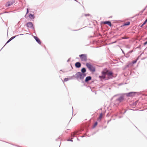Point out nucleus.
<instances>
[{"instance_id": "obj_1", "label": "nucleus", "mask_w": 147, "mask_h": 147, "mask_svg": "<svg viewBox=\"0 0 147 147\" xmlns=\"http://www.w3.org/2000/svg\"><path fill=\"white\" fill-rule=\"evenodd\" d=\"M113 73L112 72L105 69L102 72V76H99V78L101 80H108L112 78L113 77Z\"/></svg>"}, {"instance_id": "obj_2", "label": "nucleus", "mask_w": 147, "mask_h": 147, "mask_svg": "<svg viewBox=\"0 0 147 147\" xmlns=\"http://www.w3.org/2000/svg\"><path fill=\"white\" fill-rule=\"evenodd\" d=\"M86 76V74L84 73H81L80 72H78L76 74V78L80 79H83Z\"/></svg>"}, {"instance_id": "obj_3", "label": "nucleus", "mask_w": 147, "mask_h": 147, "mask_svg": "<svg viewBox=\"0 0 147 147\" xmlns=\"http://www.w3.org/2000/svg\"><path fill=\"white\" fill-rule=\"evenodd\" d=\"M86 65L90 71L92 72H94L95 71L94 67L91 64L88 63H86Z\"/></svg>"}, {"instance_id": "obj_4", "label": "nucleus", "mask_w": 147, "mask_h": 147, "mask_svg": "<svg viewBox=\"0 0 147 147\" xmlns=\"http://www.w3.org/2000/svg\"><path fill=\"white\" fill-rule=\"evenodd\" d=\"M79 57L82 61H86L87 59V56L86 54H81L79 55Z\"/></svg>"}, {"instance_id": "obj_5", "label": "nucleus", "mask_w": 147, "mask_h": 147, "mask_svg": "<svg viewBox=\"0 0 147 147\" xmlns=\"http://www.w3.org/2000/svg\"><path fill=\"white\" fill-rule=\"evenodd\" d=\"M14 3L15 1L14 0H11L7 2L5 5V6L6 7H8L12 5Z\"/></svg>"}, {"instance_id": "obj_6", "label": "nucleus", "mask_w": 147, "mask_h": 147, "mask_svg": "<svg viewBox=\"0 0 147 147\" xmlns=\"http://www.w3.org/2000/svg\"><path fill=\"white\" fill-rule=\"evenodd\" d=\"M34 38L35 39L36 42H37L39 44H41V42L40 40L38 38L35 36H34Z\"/></svg>"}, {"instance_id": "obj_7", "label": "nucleus", "mask_w": 147, "mask_h": 147, "mask_svg": "<svg viewBox=\"0 0 147 147\" xmlns=\"http://www.w3.org/2000/svg\"><path fill=\"white\" fill-rule=\"evenodd\" d=\"M76 67L77 68H79L81 67V64L79 62H76L75 64Z\"/></svg>"}, {"instance_id": "obj_8", "label": "nucleus", "mask_w": 147, "mask_h": 147, "mask_svg": "<svg viewBox=\"0 0 147 147\" xmlns=\"http://www.w3.org/2000/svg\"><path fill=\"white\" fill-rule=\"evenodd\" d=\"M103 23L104 24H107L108 25L110 26H111V24L110 21H105L103 22Z\"/></svg>"}, {"instance_id": "obj_9", "label": "nucleus", "mask_w": 147, "mask_h": 147, "mask_svg": "<svg viewBox=\"0 0 147 147\" xmlns=\"http://www.w3.org/2000/svg\"><path fill=\"white\" fill-rule=\"evenodd\" d=\"M27 25L28 27L31 28L32 27L33 24L31 22H29L27 23Z\"/></svg>"}, {"instance_id": "obj_10", "label": "nucleus", "mask_w": 147, "mask_h": 147, "mask_svg": "<svg viewBox=\"0 0 147 147\" xmlns=\"http://www.w3.org/2000/svg\"><path fill=\"white\" fill-rule=\"evenodd\" d=\"M91 80V77L90 76H88L86 78L85 81L86 82H87L88 81Z\"/></svg>"}, {"instance_id": "obj_11", "label": "nucleus", "mask_w": 147, "mask_h": 147, "mask_svg": "<svg viewBox=\"0 0 147 147\" xmlns=\"http://www.w3.org/2000/svg\"><path fill=\"white\" fill-rule=\"evenodd\" d=\"M135 93L134 92H131L127 94V96H131L134 95Z\"/></svg>"}, {"instance_id": "obj_12", "label": "nucleus", "mask_w": 147, "mask_h": 147, "mask_svg": "<svg viewBox=\"0 0 147 147\" xmlns=\"http://www.w3.org/2000/svg\"><path fill=\"white\" fill-rule=\"evenodd\" d=\"M102 113H101L100 114L99 117L98 119V120L100 121L101 119H102Z\"/></svg>"}, {"instance_id": "obj_13", "label": "nucleus", "mask_w": 147, "mask_h": 147, "mask_svg": "<svg viewBox=\"0 0 147 147\" xmlns=\"http://www.w3.org/2000/svg\"><path fill=\"white\" fill-rule=\"evenodd\" d=\"M16 37V36H13L11 37L7 42L6 43H8L9 42L14 38Z\"/></svg>"}, {"instance_id": "obj_14", "label": "nucleus", "mask_w": 147, "mask_h": 147, "mask_svg": "<svg viewBox=\"0 0 147 147\" xmlns=\"http://www.w3.org/2000/svg\"><path fill=\"white\" fill-rule=\"evenodd\" d=\"M130 24V22H126L124 24L123 26H125L129 25Z\"/></svg>"}, {"instance_id": "obj_15", "label": "nucleus", "mask_w": 147, "mask_h": 147, "mask_svg": "<svg viewBox=\"0 0 147 147\" xmlns=\"http://www.w3.org/2000/svg\"><path fill=\"white\" fill-rule=\"evenodd\" d=\"M81 71L83 73H84L86 71V69L85 68H83L81 69Z\"/></svg>"}, {"instance_id": "obj_16", "label": "nucleus", "mask_w": 147, "mask_h": 147, "mask_svg": "<svg viewBox=\"0 0 147 147\" xmlns=\"http://www.w3.org/2000/svg\"><path fill=\"white\" fill-rule=\"evenodd\" d=\"M33 15L31 14H30L29 15V17L31 19H32L33 18Z\"/></svg>"}, {"instance_id": "obj_17", "label": "nucleus", "mask_w": 147, "mask_h": 147, "mask_svg": "<svg viewBox=\"0 0 147 147\" xmlns=\"http://www.w3.org/2000/svg\"><path fill=\"white\" fill-rule=\"evenodd\" d=\"M147 22V19H146V20L144 22L143 24L141 26V27H142Z\"/></svg>"}, {"instance_id": "obj_18", "label": "nucleus", "mask_w": 147, "mask_h": 147, "mask_svg": "<svg viewBox=\"0 0 147 147\" xmlns=\"http://www.w3.org/2000/svg\"><path fill=\"white\" fill-rule=\"evenodd\" d=\"M137 59H136V60H135V61H133L132 62V63H133V64H134V63H136L137 62Z\"/></svg>"}, {"instance_id": "obj_19", "label": "nucleus", "mask_w": 147, "mask_h": 147, "mask_svg": "<svg viewBox=\"0 0 147 147\" xmlns=\"http://www.w3.org/2000/svg\"><path fill=\"white\" fill-rule=\"evenodd\" d=\"M97 122H96L95 124H94V127H95L96 126V125H97Z\"/></svg>"}, {"instance_id": "obj_20", "label": "nucleus", "mask_w": 147, "mask_h": 147, "mask_svg": "<svg viewBox=\"0 0 147 147\" xmlns=\"http://www.w3.org/2000/svg\"><path fill=\"white\" fill-rule=\"evenodd\" d=\"M28 13V9H27V13H26L27 14Z\"/></svg>"}, {"instance_id": "obj_21", "label": "nucleus", "mask_w": 147, "mask_h": 147, "mask_svg": "<svg viewBox=\"0 0 147 147\" xmlns=\"http://www.w3.org/2000/svg\"><path fill=\"white\" fill-rule=\"evenodd\" d=\"M144 45H146L147 44V41L146 42H144Z\"/></svg>"}, {"instance_id": "obj_22", "label": "nucleus", "mask_w": 147, "mask_h": 147, "mask_svg": "<svg viewBox=\"0 0 147 147\" xmlns=\"http://www.w3.org/2000/svg\"><path fill=\"white\" fill-rule=\"evenodd\" d=\"M65 80H66V81L67 80V79H66V78H65Z\"/></svg>"}, {"instance_id": "obj_23", "label": "nucleus", "mask_w": 147, "mask_h": 147, "mask_svg": "<svg viewBox=\"0 0 147 147\" xmlns=\"http://www.w3.org/2000/svg\"><path fill=\"white\" fill-rule=\"evenodd\" d=\"M65 80H66V81L67 80V79H66V78H65Z\"/></svg>"}, {"instance_id": "obj_24", "label": "nucleus", "mask_w": 147, "mask_h": 147, "mask_svg": "<svg viewBox=\"0 0 147 147\" xmlns=\"http://www.w3.org/2000/svg\"><path fill=\"white\" fill-rule=\"evenodd\" d=\"M122 39H124V38H123V37H122Z\"/></svg>"}]
</instances>
